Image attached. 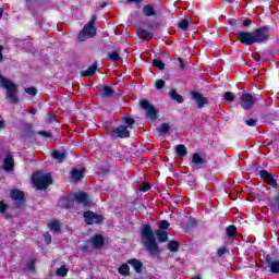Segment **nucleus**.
<instances>
[{
	"label": "nucleus",
	"instance_id": "2f4dec72",
	"mask_svg": "<svg viewBox=\"0 0 279 279\" xmlns=\"http://www.w3.org/2000/svg\"><path fill=\"white\" fill-rule=\"evenodd\" d=\"M226 234H227L228 239H235V236H236V226L231 225V226L227 227Z\"/></svg>",
	"mask_w": 279,
	"mask_h": 279
},
{
	"label": "nucleus",
	"instance_id": "8fccbe9b",
	"mask_svg": "<svg viewBox=\"0 0 279 279\" xmlns=\"http://www.w3.org/2000/svg\"><path fill=\"white\" fill-rule=\"evenodd\" d=\"M151 189V184L149 183H143L141 186H140V191L142 193H147V191H149Z\"/></svg>",
	"mask_w": 279,
	"mask_h": 279
},
{
	"label": "nucleus",
	"instance_id": "1a4fd4ad",
	"mask_svg": "<svg viewBox=\"0 0 279 279\" xmlns=\"http://www.w3.org/2000/svg\"><path fill=\"white\" fill-rule=\"evenodd\" d=\"M10 197L12 202H14V208L16 209H21L27 204V199L25 198V192L21 190H11Z\"/></svg>",
	"mask_w": 279,
	"mask_h": 279
},
{
	"label": "nucleus",
	"instance_id": "49530a36",
	"mask_svg": "<svg viewBox=\"0 0 279 279\" xmlns=\"http://www.w3.org/2000/svg\"><path fill=\"white\" fill-rule=\"evenodd\" d=\"M189 25L190 23L187 19H184L179 23L180 29H189Z\"/></svg>",
	"mask_w": 279,
	"mask_h": 279
},
{
	"label": "nucleus",
	"instance_id": "dca6fc26",
	"mask_svg": "<svg viewBox=\"0 0 279 279\" xmlns=\"http://www.w3.org/2000/svg\"><path fill=\"white\" fill-rule=\"evenodd\" d=\"M142 13L144 16H160V11H157L156 9V5L151 4V3H148V4H145L143 8H142Z\"/></svg>",
	"mask_w": 279,
	"mask_h": 279
},
{
	"label": "nucleus",
	"instance_id": "c756f323",
	"mask_svg": "<svg viewBox=\"0 0 279 279\" xmlns=\"http://www.w3.org/2000/svg\"><path fill=\"white\" fill-rule=\"evenodd\" d=\"M8 204H5L4 201H0V215L4 216V219H12V215L7 214L8 213Z\"/></svg>",
	"mask_w": 279,
	"mask_h": 279
},
{
	"label": "nucleus",
	"instance_id": "5701e85b",
	"mask_svg": "<svg viewBox=\"0 0 279 279\" xmlns=\"http://www.w3.org/2000/svg\"><path fill=\"white\" fill-rule=\"evenodd\" d=\"M97 73V61H95L87 70L81 72V77H93Z\"/></svg>",
	"mask_w": 279,
	"mask_h": 279
},
{
	"label": "nucleus",
	"instance_id": "4c0bfd02",
	"mask_svg": "<svg viewBox=\"0 0 279 279\" xmlns=\"http://www.w3.org/2000/svg\"><path fill=\"white\" fill-rule=\"evenodd\" d=\"M108 58L111 62H119L121 60V56L119 54L118 51H112L108 54Z\"/></svg>",
	"mask_w": 279,
	"mask_h": 279
},
{
	"label": "nucleus",
	"instance_id": "4d7b16f0",
	"mask_svg": "<svg viewBox=\"0 0 279 279\" xmlns=\"http://www.w3.org/2000/svg\"><path fill=\"white\" fill-rule=\"evenodd\" d=\"M45 243L47 245L51 244V235L49 234H44Z\"/></svg>",
	"mask_w": 279,
	"mask_h": 279
},
{
	"label": "nucleus",
	"instance_id": "72a5a7b5",
	"mask_svg": "<svg viewBox=\"0 0 279 279\" xmlns=\"http://www.w3.org/2000/svg\"><path fill=\"white\" fill-rule=\"evenodd\" d=\"M118 272L120 274V276H130V266L128 264H122L118 268Z\"/></svg>",
	"mask_w": 279,
	"mask_h": 279
},
{
	"label": "nucleus",
	"instance_id": "e433bc0d",
	"mask_svg": "<svg viewBox=\"0 0 279 279\" xmlns=\"http://www.w3.org/2000/svg\"><path fill=\"white\" fill-rule=\"evenodd\" d=\"M48 226H49V229L53 230L54 232H60V230L62 229V227L60 226V222H58V220L51 221Z\"/></svg>",
	"mask_w": 279,
	"mask_h": 279
},
{
	"label": "nucleus",
	"instance_id": "f704fd0d",
	"mask_svg": "<svg viewBox=\"0 0 279 279\" xmlns=\"http://www.w3.org/2000/svg\"><path fill=\"white\" fill-rule=\"evenodd\" d=\"M56 274L60 276V278H65L66 274H69V268L66 266H61L57 268Z\"/></svg>",
	"mask_w": 279,
	"mask_h": 279
},
{
	"label": "nucleus",
	"instance_id": "774afa93",
	"mask_svg": "<svg viewBox=\"0 0 279 279\" xmlns=\"http://www.w3.org/2000/svg\"><path fill=\"white\" fill-rule=\"evenodd\" d=\"M163 56H165L166 58H169V57L171 56V53L166 52Z\"/></svg>",
	"mask_w": 279,
	"mask_h": 279
},
{
	"label": "nucleus",
	"instance_id": "0eeeda50",
	"mask_svg": "<svg viewBox=\"0 0 279 279\" xmlns=\"http://www.w3.org/2000/svg\"><path fill=\"white\" fill-rule=\"evenodd\" d=\"M270 32H271V27L269 25H264L262 27L255 28L253 31L255 45L267 43V40H269V37L271 36Z\"/></svg>",
	"mask_w": 279,
	"mask_h": 279
},
{
	"label": "nucleus",
	"instance_id": "13d9d810",
	"mask_svg": "<svg viewBox=\"0 0 279 279\" xmlns=\"http://www.w3.org/2000/svg\"><path fill=\"white\" fill-rule=\"evenodd\" d=\"M178 60H179V66H180V69H186V64L184 63V59L178 58Z\"/></svg>",
	"mask_w": 279,
	"mask_h": 279
},
{
	"label": "nucleus",
	"instance_id": "a19ab883",
	"mask_svg": "<svg viewBox=\"0 0 279 279\" xmlns=\"http://www.w3.org/2000/svg\"><path fill=\"white\" fill-rule=\"evenodd\" d=\"M169 226H171V223H169L167 220L159 221V230L161 231L169 230Z\"/></svg>",
	"mask_w": 279,
	"mask_h": 279
},
{
	"label": "nucleus",
	"instance_id": "473e14b6",
	"mask_svg": "<svg viewBox=\"0 0 279 279\" xmlns=\"http://www.w3.org/2000/svg\"><path fill=\"white\" fill-rule=\"evenodd\" d=\"M167 250L169 252H178L180 250V242L172 240L168 243Z\"/></svg>",
	"mask_w": 279,
	"mask_h": 279
},
{
	"label": "nucleus",
	"instance_id": "6e6d98bb",
	"mask_svg": "<svg viewBox=\"0 0 279 279\" xmlns=\"http://www.w3.org/2000/svg\"><path fill=\"white\" fill-rule=\"evenodd\" d=\"M274 206L276 210H279V193L274 198Z\"/></svg>",
	"mask_w": 279,
	"mask_h": 279
},
{
	"label": "nucleus",
	"instance_id": "20e7f679",
	"mask_svg": "<svg viewBox=\"0 0 279 279\" xmlns=\"http://www.w3.org/2000/svg\"><path fill=\"white\" fill-rule=\"evenodd\" d=\"M32 182H33L35 189H37V191H45V190L49 189V186H51V184H53V178L51 177V173H47L44 175L35 173L32 177Z\"/></svg>",
	"mask_w": 279,
	"mask_h": 279
},
{
	"label": "nucleus",
	"instance_id": "58836bf2",
	"mask_svg": "<svg viewBox=\"0 0 279 279\" xmlns=\"http://www.w3.org/2000/svg\"><path fill=\"white\" fill-rule=\"evenodd\" d=\"M226 254H230V251H228V247L222 246V247L217 250L218 258H222L223 256H226Z\"/></svg>",
	"mask_w": 279,
	"mask_h": 279
},
{
	"label": "nucleus",
	"instance_id": "ea45409f",
	"mask_svg": "<svg viewBox=\"0 0 279 279\" xmlns=\"http://www.w3.org/2000/svg\"><path fill=\"white\" fill-rule=\"evenodd\" d=\"M26 268L29 269V271H36V260L34 258L28 259Z\"/></svg>",
	"mask_w": 279,
	"mask_h": 279
},
{
	"label": "nucleus",
	"instance_id": "9d476101",
	"mask_svg": "<svg viewBox=\"0 0 279 279\" xmlns=\"http://www.w3.org/2000/svg\"><path fill=\"white\" fill-rule=\"evenodd\" d=\"M83 217L86 226H99V223H104V216L92 210L84 211Z\"/></svg>",
	"mask_w": 279,
	"mask_h": 279
},
{
	"label": "nucleus",
	"instance_id": "f3484780",
	"mask_svg": "<svg viewBox=\"0 0 279 279\" xmlns=\"http://www.w3.org/2000/svg\"><path fill=\"white\" fill-rule=\"evenodd\" d=\"M192 99L196 102L197 108H204L208 104V98L204 97L199 92H192Z\"/></svg>",
	"mask_w": 279,
	"mask_h": 279
},
{
	"label": "nucleus",
	"instance_id": "a878e982",
	"mask_svg": "<svg viewBox=\"0 0 279 279\" xmlns=\"http://www.w3.org/2000/svg\"><path fill=\"white\" fill-rule=\"evenodd\" d=\"M156 235L159 243H167L169 241V232L162 230H156Z\"/></svg>",
	"mask_w": 279,
	"mask_h": 279
},
{
	"label": "nucleus",
	"instance_id": "3c124183",
	"mask_svg": "<svg viewBox=\"0 0 279 279\" xmlns=\"http://www.w3.org/2000/svg\"><path fill=\"white\" fill-rule=\"evenodd\" d=\"M257 120L250 118L245 121V125H248V128H256Z\"/></svg>",
	"mask_w": 279,
	"mask_h": 279
},
{
	"label": "nucleus",
	"instance_id": "052dcab7",
	"mask_svg": "<svg viewBox=\"0 0 279 279\" xmlns=\"http://www.w3.org/2000/svg\"><path fill=\"white\" fill-rule=\"evenodd\" d=\"M0 130H5V121L0 120Z\"/></svg>",
	"mask_w": 279,
	"mask_h": 279
},
{
	"label": "nucleus",
	"instance_id": "412c9836",
	"mask_svg": "<svg viewBox=\"0 0 279 279\" xmlns=\"http://www.w3.org/2000/svg\"><path fill=\"white\" fill-rule=\"evenodd\" d=\"M126 263L128 265H131V267H133L136 274H143V262H141L137 258H131V259H128Z\"/></svg>",
	"mask_w": 279,
	"mask_h": 279
},
{
	"label": "nucleus",
	"instance_id": "39448f33",
	"mask_svg": "<svg viewBox=\"0 0 279 279\" xmlns=\"http://www.w3.org/2000/svg\"><path fill=\"white\" fill-rule=\"evenodd\" d=\"M96 21H97V15H92L89 22L78 33V40L81 43H84L86 38H95V36H97V28L95 27Z\"/></svg>",
	"mask_w": 279,
	"mask_h": 279
},
{
	"label": "nucleus",
	"instance_id": "bb28decb",
	"mask_svg": "<svg viewBox=\"0 0 279 279\" xmlns=\"http://www.w3.org/2000/svg\"><path fill=\"white\" fill-rule=\"evenodd\" d=\"M170 131H171V125H169V123L167 122L161 123L157 129L159 136H165V134H169Z\"/></svg>",
	"mask_w": 279,
	"mask_h": 279
},
{
	"label": "nucleus",
	"instance_id": "2eb2a0df",
	"mask_svg": "<svg viewBox=\"0 0 279 279\" xmlns=\"http://www.w3.org/2000/svg\"><path fill=\"white\" fill-rule=\"evenodd\" d=\"M75 205V198L73 197V195H65V196H61L59 199V206L60 208H73V206Z\"/></svg>",
	"mask_w": 279,
	"mask_h": 279
},
{
	"label": "nucleus",
	"instance_id": "bf43d9fd",
	"mask_svg": "<svg viewBox=\"0 0 279 279\" xmlns=\"http://www.w3.org/2000/svg\"><path fill=\"white\" fill-rule=\"evenodd\" d=\"M266 263L271 265V263H274V257H271V255H266Z\"/></svg>",
	"mask_w": 279,
	"mask_h": 279
},
{
	"label": "nucleus",
	"instance_id": "f8f14e48",
	"mask_svg": "<svg viewBox=\"0 0 279 279\" xmlns=\"http://www.w3.org/2000/svg\"><path fill=\"white\" fill-rule=\"evenodd\" d=\"M111 138H130V132L128 126L119 125L117 128H111Z\"/></svg>",
	"mask_w": 279,
	"mask_h": 279
},
{
	"label": "nucleus",
	"instance_id": "6e6552de",
	"mask_svg": "<svg viewBox=\"0 0 279 279\" xmlns=\"http://www.w3.org/2000/svg\"><path fill=\"white\" fill-rule=\"evenodd\" d=\"M260 99H263V95H257L254 96L250 93H243L240 96V101L242 102V108L243 110H252V108L254 107V104H256V101H260Z\"/></svg>",
	"mask_w": 279,
	"mask_h": 279
},
{
	"label": "nucleus",
	"instance_id": "a18cd8bd",
	"mask_svg": "<svg viewBox=\"0 0 279 279\" xmlns=\"http://www.w3.org/2000/svg\"><path fill=\"white\" fill-rule=\"evenodd\" d=\"M24 129H25L27 136H32L34 134V125L26 123L24 125Z\"/></svg>",
	"mask_w": 279,
	"mask_h": 279
},
{
	"label": "nucleus",
	"instance_id": "e2e57ef3",
	"mask_svg": "<svg viewBox=\"0 0 279 279\" xmlns=\"http://www.w3.org/2000/svg\"><path fill=\"white\" fill-rule=\"evenodd\" d=\"M129 3H143V0H126Z\"/></svg>",
	"mask_w": 279,
	"mask_h": 279
},
{
	"label": "nucleus",
	"instance_id": "9b49d317",
	"mask_svg": "<svg viewBox=\"0 0 279 279\" xmlns=\"http://www.w3.org/2000/svg\"><path fill=\"white\" fill-rule=\"evenodd\" d=\"M239 43L242 45H245L246 47H252V45H256V41L254 39V31L253 32H245L240 31L236 34Z\"/></svg>",
	"mask_w": 279,
	"mask_h": 279
},
{
	"label": "nucleus",
	"instance_id": "4be33fe9",
	"mask_svg": "<svg viewBox=\"0 0 279 279\" xmlns=\"http://www.w3.org/2000/svg\"><path fill=\"white\" fill-rule=\"evenodd\" d=\"M105 243H106V240L101 234H96L92 238V245L96 250H99V247H104Z\"/></svg>",
	"mask_w": 279,
	"mask_h": 279
},
{
	"label": "nucleus",
	"instance_id": "f03ea898",
	"mask_svg": "<svg viewBox=\"0 0 279 279\" xmlns=\"http://www.w3.org/2000/svg\"><path fill=\"white\" fill-rule=\"evenodd\" d=\"M0 86L5 88V98L9 99L10 104H19V86L14 84V82L3 77V75L0 74Z\"/></svg>",
	"mask_w": 279,
	"mask_h": 279
},
{
	"label": "nucleus",
	"instance_id": "680f3d73",
	"mask_svg": "<svg viewBox=\"0 0 279 279\" xmlns=\"http://www.w3.org/2000/svg\"><path fill=\"white\" fill-rule=\"evenodd\" d=\"M3 60V46H0V62Z\"/></svg>",
	"mask_w": 279,
	"mask_h": 279
},
{
	"label": "nucleus",
	"instance_id": "f257e3e1",
	"mask_svg": "<svg viewBox=\"0 0 279 279\" xmlns=\"http://www.w3.org/2000/svg\"><path fill=\"white\" fill-rule=\"evenodd\" d=\"M142 241L150 256H160L162 250L160 246H158V242L156 241V235H154V229H151V226L144 225L142 227Z\"/></svg>",
	"mask_w": 279,
	"mask_h": 279
},
{
	"label": "nucleus",
	"instance_id": "5fc2aeb1",
	"mask_svg": "<svg viewBox=\"0 0 279 279\" xmlns=\"http://www.w3.org/2000/svg\"><path fill=\"white\" fill-rule=\"evenodd\" d=\"M81 252L84 253H89L90 252V246L88 244H83L80 246Z\"/></svg>",
	"mask_w": 279,
	"mask_h": 279
},
{
	"label": "nucleus",
	"instance_id": "6ab92c4d",
	"mask_svg": "<svg viewBox=\"0 0 279 279\" xmlns=\"http://www.w3.org/2000/svg\"><path fill=\"white\" fill-rule=\"evenodd\" d=\"M74 202L76 204H83L84 206H90V199H88V194L86 192H81L73 195Z\"/></svg>",
	"mask_w": 279,
	"mask_h": 279
},
{
	"label": "nucleus",
	"instance_id": "09e8293b",
	"mask_svg": "<svg viewBox=\"0 0 279 279\" xmlns=\"http://www.w3.org/2000/svg\"><path fill=\"white\" fill-rule=\"evenodd\" d=\"M165 81L163 80H157L155 83V87L157 88V90H162V88H165Z\"/></svg>",
	"mask_w": 279,
	"mask_h": 279
},
{
	"label": "nucleus",
	"instance_id": "ddd939ff",
	"mask_svg": "<svg viewBox=\"0 0 279 279\" xmlns=\"http://www.w3.org/2000/svg\"><path fill=\"white\" fill-rule=\"evenodd\" d=\"M191 167L193 171H199V169H204V167H206V159L202 158L199 153H194L192 155Z\"/></svg>",
	"mask_w": 279,
	"mask_h": 279
},
{
	"label": "nucleus",
	"instance_id": "aec40b11",
	"mask_svg": "<svg viewBox=\"0 0 279 279\" xmlns=\"http://www.w3.org/2000/svg\"><path fill=\"white\" fill-rule=\"evenodd\" d=\"M232 27L234 29H241L242 27H250L252 25V20L250 19H239V20H233L231 22Z\"/></svg>",
	"mask_w": 279,
	"mask_h": 279
},
{
	"label": "nucleus",
	"instance_id": "7c9ffc66",
	"mask_svg": "<svg viewBox=\"0 0 279 279\" xmlns=\"http://www.w3.org/2000/svg\"><path fill=\"white\" fill-rule=\"evenodd\" d=\"M51 157L54 160H58L59 162H62L66 158V153L61 151V150H53L51 153Z\"/></svg>",
	"mask_w": 279,
	"mask_h": 279
},
{
	"label": "nucleus",
	"instance_id": "c85d7f7f",
	"mask_svg": "<svg viewBox=\"0 0 279 279\" xmlns=\"http://www.w3.org/2000/svg\"><path fill=\"white\" fill-rule=\"evenodd\" d=\"M175 154L179 156V158H184V156L189 154V150L184 144H179L175 146Z\"/></svg>",
	"mask_w": 279,
	"mask_h": 279
},
{
	"label": "nucleus",
	"instance_id": "de8ad7c7",
	"mask_svg": "<svg viewBox=\"0 0 279 279\" xmlns=\"http://www.w3.org/2000/svg\"><path fill=\"white\" fill-rule=\"evenodd\" d=\"M225 100L232 102L234 101V94H232V92H226L225 93Z\"/></svg>",
	"mask_w": 279,
	"mask_h": 279
},
{
	"label": "nucleus",
	"instance_id": "cd10ccee",
	"mask_svg": "<svg viewBox=\"0 0 279 279\" xmlns=\"http://www.w3.org/2000/svg\"><path fill=\"white\" fill-rule=\"evenodd\" d=\"M169 95H170V99H173L174 101H177V104H184V97L178 94V90L171 89Z\"/></svg>",
	"mask_w": 279,
	"mask_h": 279
},
{
	"label": "nucleus",
	"instance_id": "4468645a",
	"mask_svg": "<svg viewBox=\"0 0 279 279\" xmlns=\"http://www.w3.org/2000/svg\"><path fill=\"white\" fill-rule=\"evenodd\" d=\"M259 178L266 181L268 186L272 189H278V181L274 178V174L267 170H259Z\"/></svg>",
	"mask_w": 279,
	"mask_h": 279
},
{
	"label": "nucleus",
	"instance_id": "c9c22d12",
	"mask_svg": "<svg viewBox=\"0 0 279 279\" xmlns=\"http://www.w3.org/2000/svg\"><path fill=\"white\" fill-rule=\"evenodd\" d=\"M151 64L156 69H159V71H165V63L162 62V60L153 59Z\"/></svg>",
	"mask_w": 279,
	"mask_h": 279
},
{
	"label": "nucleus",
	"instance_id": "a211bd4d",
	"mask_svg": "<svg viewBox=\"0 0 279 279\" xmlns=\"http://www.w3.org/2000/svg\"><path fill=\"white\" fill-rule=\"evenodd\" d=\"M3 170L7 173L14 171V156H12V153L7 154V156L3 160Z\"/></svg>",
	"mask_w": 279,
	"mask_h": 279
},
{
	"label": "nucleus",
	"instance_id": "338daca9",
	"mask_svg": "<svg viewBox=\"0 0 279 279\" xmlns=\"http://www.w3.org/2000/svg\"><path fill=\"white\" fill-rule=\"evenodd\" d=\"M191 223L192 226H197V221L195 219H192Z\"/></svg>",
	"mask_w": 279,
	"mask_h": 279
},
{
	"label": "nucleus",
	"instance_id": "b1692460",
	"mask_svg": "<svg viewBox=\"0 0 279 279\" xmlns=\"http://www.w3.org/2000/svg\"><path fill=\"white\" fill-rule=\"evenodd\" d=\"M112 95H114V89H112V87L105 85L101 89H100V97L102 99H110V97H112Z\"/></svg>",
	"mask_w": 279,
	"mask_h": 279
},
{
	"label": "nucleus",
	"instance_id": "7ed1b4c3",
	"mask_svg": "<svg viewBox=\"0 0 279 279\" xmlns=\"http://www.w3.org/2000/svg\"><path fill=\"white\" fill-rule=\"evenodd\" d=\"M141 25L147 26V29L143 28L142 26L136 27V34L138 38H142L144 40H151L154 38V33L158 31V27H160V23L154 21V20H146L141 22Z\"/></svg>",
	"mask_w": 279,
	"mask_h": 279
},
{
	"label": "nucleus",
	"instance_id": "c03bdc74",
	"mask_svg": "<svg viewBox=\"0 0 279 279\" xmlns=\"http://www.w3.org/2000/svg\"><path fill=\"white\" fill-rule=\"evenodd\" d=\"M25 93L32 95V97H36V95H38V89L36 87H27L25 88Z\"/></svg>",
	"mask_w": 279,
	"mask_h": 279
},
{
	"label": "nucleus",
	"instance_id": "423d86ee",
	"mask_svg": "<svg viewBox=\"0 0 279 279\" xmlns=\"http://www.w3.org/2000/svg\"><path fill=\"white\" fill-rule=\"evenodd\" d=\"M140 108H142V110H145L147 121H151V122L158 121V114H160V109L151 105L149 100L147 99L140 100Z\"/></svg>",
	"mask_w": 279,
	"mask_h": 279
},
{
	"label": "nucleus",
	"instance_id": "393cba45",
	"mask_svg": "<svg viewBox=\"0 0 279 279\" xmlns=\"http://www.w3.org/2000/svg\"><path fill=\"white\" fill-rule=\"evenodd\" d=\"M84 171H86L84 168H82L81 170L77 168H73L71 172L72 180L80 182L84 178Z\"/></svg>",
	"mask_w": 279,
	"mask_h": 279
},
{
	"label": "nucleus",
	"instance_id": "69168bd1",
	"mask_svg": "<svg viewBox=\"0 0 279 279\" xmlns=\"http://www.w3.org/2000/svg\"><path fill=\"white\" fill-rule=\"evenodd\" d=\"M106 5H108V2H101L100 3V8H106Z\"/></svg>",
	"mask_w": 279,
	"mask_h": 279
},
{
	"label": "nucleus",
	"instance_id": "603ef678",
	"mask_svg": "<svg viewBox=\"0 0 279 279\" xmlns=\"http://www.w3.org/2000/svg\"><path fill=\"white\" fill-rule=\"evenodd\" d=\"M108 173H110V168L109 167H101L99 169V174L100 175H108Z\"/></svg>",
	"mask_w": 279,
	"mask_h": 279
},
{
	"label": "nucleus",
	"instance_id": "864d4df0",
	"mask_svg": "<svg viewBox=\"0 0 279 279\" xmlns=\"http://www.w3.org/2000/svg\"><path fill=\"white\" fill-rule=\"evenodd\" d=\"M39 136H45L46 138H52L51 133L49 131H39Z\"/></svg>",
	"mask_w": 279,
	"mask_h": 279
},
{
	"label": "nucleus",
	"instance_id": "0e129e2a",
	"mask_svg": "<svg viewBox=\"0 0 279 279\" xmlns=\"http://www.w3.org/2000/svg\"><path fill=\"white\" fill-rule=\"evenodd\" d=\"M28 112H29L31 114H36V112H38V109L32 108V109H29Z\"/></svg>",
	"mask_w": 279,
	"mask_h": 279
},
{
	"label": "nucleus",
	"instance_id": "79ce46f5",
	"mask_svg": "<svg viewBox=\"0 0 279 279\" xmlns=\"http://www.w3.org/2000/svg\"><path fill=\"white\" fill-rule=\"evenodd\" d=\"M122 121H124V123L126 124V125H134L135 123H136V120H134L133 118H130V117H128V116H123L122 117Z\"/></svg>",
	"mask_w": 279,
	"mask_h": 279
},
{
	"label": "nucleus",
	"instance_id": "37998d69",
	"mask_svg": "<svg viewBox=\"0 0 279 279\" xmlns=\"http://www.w3.org/2000/svg\"><path fill=\"white\" fill-rule=\"evenodd\" d=\"M270 271L272 274H279V260L270 264Z\"/></svg>",
	"mask_w": 279,
	"mask_h": 279
}]
</instances>
